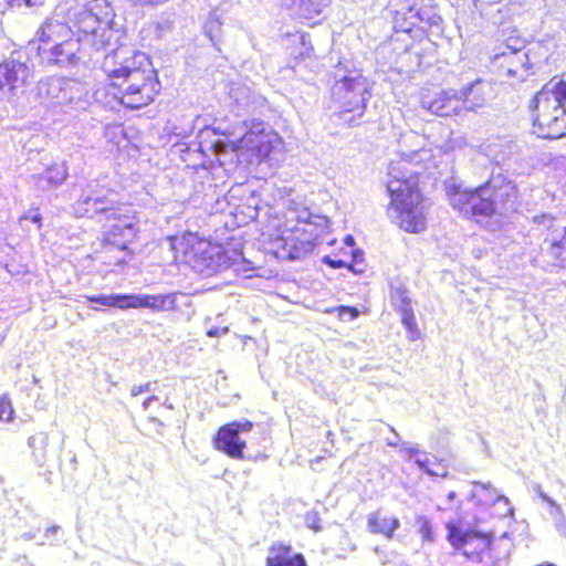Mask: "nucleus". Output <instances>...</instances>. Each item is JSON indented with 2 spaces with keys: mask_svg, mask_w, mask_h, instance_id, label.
<instances>
[{
  "mask_svg": "<svg viewBox=\"0 0 566 566\" xmlns=\"http://www.w3.org/2000/svg\"><path fill=\"white\" fill-rule=\"evenodd\" d=\"M418 153L403 155L389 166L387 190L391 197L390 218L406 232L418 233L426 229L424 206L418 190V171L408 169Z\"/></svg>",
  "mask_w": 566,
  "mask_h": 566,
  "instance_id": "f257e3e1",
  "label": "nucleus"
},
{
  "mask_svg": "<svg viewBox=\"0 0 566 566\" xmlns=\"http://www.w3.org/2000/svg\"><path fill=\"white\" fill-rule=\"evenodd\" d=\"M449 202L465 218L476 222L493 214H503L516 198L515 186L501 175L491 177L484 185L471 190L454 180L446 186Z\"/></svg>",
  "mask_w": 566,
  "mask_h": 566,
  "instance_id": "f03ea898",
  "label": "nucleus"
},
{
  "mask_svg": "<svg viewBox=\"0 0 566 566\" xmlns=\"http://www.w3.org/2000/svg\"><path fill=\"white\" fill-rule=\"evenodd\" d=\"M116 205L114 191L91 182L83 189L74 209L80 217L104 216L111 222L104 232L105 242L125 250L136 237V221L134 216L122 213Z\"/></svg>",
  "mask_w": 566,
  "mask_h": 566,
  "instance_id": "7ed1b4c3",
  "label": "nucleus"
},
{
  "mask_svg": "<svg viewBox=\"0 0 566 566\" xmlns=\"http://www.w3.org/2000/svg\"><path fill=\"white\" fill-rule=\"evenodd\" d=\"M566 82L553 77L534 96L530 108L535 133L542 138L557 139L566 135Z\"/></svg>",
  "mask_w": 566,
  "mask_h": 566,
  "instance_id": "20e7f679",
  "label": "nucleus"
},
{
  "mask_svg": "<svg viewBox=\"0 0 566 566\" xmlns=\"http://www.w3.org/2000/svg\"><path fill=\"white\" fill-rule=\"evenodd\" d=\"M114 11L107 0H93L73 13L72 23L81 42L96 50L109 45L114 35Z\"/></svg>",
  "mask_w": 566,
  "mask_h": 566,
  "instance_id": "39448f33",
  "label": "nucleus"
},
{
  "mask_svg": "<svg viewBox=\"0 0 566 566\" xmlns=\"http://www.w3.org/2000/svg\"><path fill=\"white\" fill-rule=\"evenodd\" d=\"M342 70L335 74V83L331 88L332 99L339 109L344 122L349 126L357 125V119L361 118L366 103L370 97L366 77L360 74L349 73L340 75Z\"/></svg>",
  "mask_w": 566,
  "mask_h": 566,
  "instance_id": "423d86ee",
  "label": "nucleus"
},
{
  "mask_svg": "<svg viewBox=\"0 0 566 566\" xmlns=\"http://www.w3.org/2000/svg\"><path fill=\"white\" fill-rule=\"evenodd\" d=\"M191 268L203 276H211L229 268L239 271V264H249L238 250H227L222 245L198 242L187 253Z\"/></svg>",
  "mask_w": 566,
  "mask_h": 566,
  "instance_id": "0eeeda50",
  "label": "nucleus"
},
{
  "mask_svg": "<svg viewBox=\"0 0 566 566\" xmlns=\"http://www.w3.org/2000/svg\"><path fill=\"white\" fill-rule=\"evenodd\" d=\"M113 85L118 87L122 94L119 101L128 108L147 106L160 90L153 65L134 71L120 80H114Z\"/></svg>",
  "mask_w": 566,
  "mask_h": 566,
  "instance_id": "6e6552de",
  "label": "nucleus"
},
{
  "mask_svg": "<svg viewBox=\"0 0 566 566\" xmlns=\"http://www.w3.org/2000/svg\"><path fill=\"white\" fill-rule=\"evenodd\" d=\"M285 227L292 232L306 235L301 240V248H295L291 253L292 259H300L303 254L313 251L318 243V239L327 227V219L313 214L308 208L293 202L285 213Z\"/></svg>",
  "mask_w": 566,
  "mask_h": 566,
  "instance_id": "1a4fd4ad",
  "label": "nucleus"
},
{
  "mask_svg": "<svg viewBox=\"0 0 566 566\" xmlns=\"http://www.w3.org/2000/svg\"><path fill=\"white\" fill-rule=\"evenodd\" d=\"M38 96L49 107H73L81 103L84 88L77 81L65 77H46L36 86Z\"/></svg>",
  "mask_w": 566,
  "mask_h": 566,
  "instance_id": "9d476101",
  "label": "nucleus"
},
{
  "mask_svg": "<svg viewBox=\"0 0 566 566\" xmlns=\"http://www.w3.org/2000/svg\"><path fill=\"white\" fill-rule=\"evenodd\" d=\"M150 65V60L144 52L128 46L113 50L111 54H106L103 61V70L113 81Z\"/></svg>",
  "mask_w": 566,
  "mask_h": 566,
  "instance_id": "9b49d317",
  "label": "nucleus"
},
{
  "mask_svg": "<svg viewBox=\"0 0 566 566\" xmlns=\"http://www.w3.org/2000/svg\"><path fill=\"white\" fill-rule=\"evenodd\" d=\"M74 31L66 22L57 17L48 18L38 29L34 38L29 43L30 51L36 55L56 48L73 38Z\"/></svg>",
  "mask_w": 566,
  "mask_h": 566,
  "instance_id": "f8f14e48",
  "label": "nucleus"
},
{
  "mask_svg": "<svg viewBox=\"0 0 566 566\" xmlns=\"http://www.w3.org/2000/svg\"><path fill=\"white\" fill-rule=\"evenodd\" d=\"M252 422L233 421L221 427L214 439L216 448L231 458H243L242 451L245 448V441L240 438V433L249 432L252 429Z\"/></svg>",
  "mask_w": 566,
  "mask_h": 566,
  "instance_id": "ddd939ff",
  "label": "nucleus"
},
{
  "mask_svg": "<svg viewBox=\"0 0 566 566\" xmlns=\"http://www.w3.org/2000/svg\"><path fill=\"white\" fill-rule=\"evenodd\" d=\"M81 38H71L56 48L46 50L38 54V59L43 65H56L59 67H70L78 64Z\"/></svg>",
  "mask_w": 566,
  "mask_h": 566,
  "instance_id": "4468645a",
  "label": "nucleus"
},
{
  "mask_svg": "<svg viewBox=\"0 0 566 566\" xmlns=\"http://www.w3.org/2000/svg\"><path fill=\"white\" fill-rule=\"evenodd\" d=\"M273 136L265 133L264 123L253 124L243 136L238 139V148L252 151L258 158L263 159L272 151Z\"/></svg>",
  "mask_w": 566,
  "mask_h": 566,
  "instance_id": "2eb2a0df",
  "label": "nucleus"
},
{
  "mask_svg": "<svg viewBox=\"0 0 566 566\" xmlns=\"http://www.w3.org/2000/svg\"><path fill=\"white\" fill-rule=\"evenodd\" d=\"M421 105L438 116H451L462 111L461 96L458 91H440L433 97L422 96Z\"/></svg>",
  "mask_w": 566,
  "mask_h": 566,
  "instance_id": "dca6fc26",
  "label": "nucleus"
},
{
  "mask_svg": "<svg viewBox=\"0 0 566 566\" xmlns=\"http://www.w3.org/2000/svg\"><path fill=\"white\" fill-rule=\"evenodd\" d=\"M32 76V71L25 62L9 59L0 63V91H10L24 85Z\"/></svg>",
  "mask_w": 566,
  "mask_h": 566,
  "instance_id": "f3484780",
  "label": "nucleus"
},
{
  "mask_svg": "<svg viewBox=\"0 0 566 566\" xmlns=\"http://www.w3.org/2000/svg\"><path fill=\"white\" fill-rule=\"evenodd\" d=\"M179 297H187L176 292L169 294H129V308H150L153 311H174L177 308Z\"/></svg>",
  "mask_w": 566,
  "mask_h": 566,
  "instance_id": "a211bd4d",
  "label": "nucleus"
},
{
  "mask_svg": "<svg viewBox=\"0 0 566 566\" xmlns=\"http://www.w3.org/2000/svg\"><path fill=\"white\" fill-rule=\"evenodd\" d=\"M266 566H307L304 556L293 553L291 546L273 544L269 549Z\"/></svg>",
  "mask_w": 566,
  "mask_h": 566,
  "instance_id": "6ab92c4d",
  "label": "nucleus"
},
{
  "mask_svg": "<svg viewBox=\"0 0 566 566\" xmlns=\"http://www.w3.org/2000/svg\"><path fill=\"white\" fill-rule=\"evenodd\" d=\"M67 167L64 163L53 164L43 172L33 175L36 187L41 190H50L61 186L67 178Z\"/></svg>",
  "mask_w": 566,
  "mask_h": 566,
  "instance_id": "aec40b11",
  "label": "nucleus"
},
{
  "mask_svg": "<svg viewBox=\"0 0 566 566\" xmlns=\"http://www.w3.org/2000/svg\"><path fill=\"white\" fill-rule=\"evenodd\" d=\"M488 85L476 80L459 91L462 102V109L476 111L483 107L488 102L485 87Z\"/></svg>",
  "mask_w": 566,
  "mask_h": 566,
  "instance_id": "412c9836",
  "label": "nucleus"
},
{
  "mask_svg": "<svg viewBox=\"0 0 566 566\" xmlns=\"http://www.w3.org/2000/svg\"><path fill=\"white\" fill-rule=\"evenodd\" d=\"M28 447L31 450V457L34 463L40 468L44 467L53 454L46 432L41 431L31 436L28 439Z\"/></svg>",
  "mask_w": 566,
  "mask_h": 566,
  "instance_id": "4be33fe9",
  "label": "nucleus"
},
{
  "mask_svg": "<svg viewBox=\"0 0 566 566\" xmlns=\"http://www.w3.org/2000/svg\"><path fill=\"white\" fill-rule=\"evenodd\" d=\"M399 527L400 522L397 517L380 516L379 512H373L367 516V528L373 534H381L391 538Z\"/></svg>",
  "mask_w": 566,
  "mask_h": 566,
  "instance_id": "5701e85b",
  "label": "nucleus"
},
{
  "mask_svg": "<svg viewBox=\"0 0 566 566\" xmlns=\"http://www.w3.org/2000/svg\"><path fill=\"white\" fill-rule=\"evenodd\" d=\"M448 541L455 549H461L475 538L484 539L485 536L475 531L462 532L452 523L447 524Z\"/></svg>",
  "mask_w": 566,
  "mask_h": 566,
  "instance_id": "b1692460",
  "label": "nucleus"
},
{
  "mask_svg": "<svg viewBox=\"0 0 566 566\" xmlns=\"http://www.w3.org/2000/svg\"><path fill=\"white\" fill-rule=\"evenodd\" d=\"M418 14V7L415 4L409 6L407 11L398 10L395 17V25L401 32H410L412 28L419 25Z\"/></svg>",
  "mask_w": 566,
  "mask_h": 566,
  "instance_id": "393cba45",
  "label": "nucleus"
},
{
  "mask_svg": "<svg viewBox=\"0 0 566 566\" xmlns=\"http://www.w3.org/2000/svg\"><path fill=\"white\" fill-rule=\"evenodd\" d=\"M88 302L106 307L129 308V294H98L86 296Z\"/></svg>",
  "mask_w": 566,
  "mask_h": 566,
  "instance_id": "a878e982",
  "label": "nucleus"
},
{
  "mask_svg": "<svg viewBox=\"0 0 566 566\" xmlns=\"http://www.w3.org/2000/svg\"><path fill=\"white\" fill-rule=\"evenodd\" d=\"M543 254L554 260V265H566V247L564 248L563 240L553 238L546 248L542 249Z\"/></svg>",
  "mask_w": 566,
  "mask_h": 566,
  "instance_id": "bb28decb",
  "label": "nucleus"
},
{
  "mask_svg": "<svg viewBox=\"0 0 566 566\" xmlns=\"http://www.w3.org/2000/svg\"><path fill=\"white\" fill-rule=\"evenodd\" d=\"M474 485L490 492V499L485 501L486 504L504 503L506 506L504 515L513 514V507L510 504V500L502 494H497L496 489L493 488L491 483L474 482Z\"/></svg>",
  "mask_w": 566,
  "mask_h": 566,
  "instance_id": "cd10ccee",
  "label": "nucleus"
},
{
  "mask_svg": "<svg viewBox=\"0 0 566 566\" xmlns=\"http://www.w3.org/2000/svg\"><path fill=\"white\" fill-rule=\"evenodd\" d=\"M205 34L211 40L214 41L221 31V22L217 11H211L209 13L208 19L203 24Z\"/></svg>",
  "mask_w": 566,
  "mask_h": 566,
  "instance_id": "c85d7f7f",
  "label": "nucleus"
},
{
  "mask_svg": "<svg viewBox=\"0 0 566 566\" xmlns=\"http://www.w3.org/2000/svg\"><path fill=\"white\" fill-rule=\"evenodd\" d=\"M392 304L398 310L401 317H403L405 311L409 312V313H413L410 298L407 295L406 291H401V290L397 291L392 295Z\"/></svg>",
  "mask_w": 566,
  "mask_h": 566,
  "instance_id": "c756f323",
  "label": "nucleus"
},
{
  "mask_svg": "<svg viewBox=\"0 0 566 566\" xmlns=\"http://www.w3.org/2000/svg\"><path fill=\"white\" fill-rule=\"evenodd\" d=\"M401 323L403 324L405 328L407 329L408 337L411 340H416L419 338L420 333L418 329V325L416 322V317L413 313L406 312L403 313V317H401Z\"/></svg>",
  "mask_w": 566,
  "mask_h": 566,
  "instance_id": "7c9ffc66",
  "label": "nucleus"
},
{
  "mask_svg": "<svg viewBox=\"0 0 566 566\" xmlns=\"http://www.w3.org/2000/svg\"><path fill=\"white\" fill-rule=\"evenodd\" d=\"M415 462L419 467V469L424 471L428 475H431V476H446L447 475V471L444 469H442V471H431V467L429 465L430 459H429L428 454L423 451L421 453H419V457H417L415 459Z\"/></svg>",
  "mask_w": 566,
  "mask_h": 566,
  "instance_id": "2f4dec72",
  "label": "nucleus"
},
{
  "mask_svg": "<svg viewBox=\"0 0 566 566\" xmlns=\"http://www.w3.org/2000/svg\"><path fill=\"white\" fill-rule=\"evenodd\" d=\"M507 51H503L501 55L506 56L507 54L515 55L517 61L521 63H524V60H527L526 53H520L523 42L520 40H510V42L506 43Z\"/></svg>",
  "mask_w": 566,
  "mask_h": 566,
  "instance_id": "473e14b6",
  "label": "nucleus"
},
{
  "mask_svg": "<svg viewBox=\"0 0 566 566\" xmlns=\"http://www.w3.org/2000/svg\"><path fill=\"white\" fill-rule=\"evenodd\" d=\"M416 524L419 527V533L421 534L422 539L433 542V532L430 521L426 516L419 515L416 517Z\"/></svg>",
  "mask_w": 566,
  "mask_h": 566,
  "instance_id": "72a5a7b5",
  "label": "nucleus"
},
{
  "mask_svg": "<svg viewBox=\"0 0 566 566\" xmlns=\"http://www.w3.org/2000/svg\"><path fill=\"white\" fill-rule=\"evenodd\" d=\"M419 24L426 23L428 25H434L440 20V17L433 12L430 8H418Z\"/></svg>",
  "mask_w": 566,
  "mask_h": 566,
  "instance_id": "f704fd0d",
  "label": "nucleus"
},
{
  "mask_svg": "<svg viewBox=\"0 0 566 566\" xmlns=\"http://www.w3.org/2000/svg\"><path fill=\"white\" fill-rule=\"evenodd\" d=\"M13 408L11 406V401L7 397L0 398V420L1 421H10L13 418Z\"/></svg>",
  "mask_w": 566,
  "mask_h": 566,
  "instance_id": "c9c22d12",
  "label": "nucleus"
},
{
  "mask_svg": "<svg viewBox=\"0 0 566 566\" xmlns=\"http://www.w3.org/2000/svg\"><path fill=\"white\" fill-rule=\"evenodd\" d=\"M305 524L315 532L322 531L321 517L316 511H310L305 515Z\"/></svg>",
  "mask_w": 566,
  "mask_h": 566,
  "instance_id": "e433bc0d",
  "label": "nucleus"
},
{
  "mask_svg": "<svg viewBox=\"0 0 566 566\" xmlns=\"http://www.w3.org/2000/svg\"><path fill=\"white\" fill-rule=\"evenodd\" d=\"M174 25V19L171 15L161 17L160 20L156 24V30L158 31V35L163 36L164 34L171 31Z\"/></svg>",
  "mask_w": 566,
  "mask_h": 566,
  "instance_id": "4c0bfd02",
  "label": "nucleus"
},
{
  "mask_svg": "<svg viewBox=\"0 0 566 566\" xmlns=\"http://www.w3.org/2000/svg\"><path fill=\"white\" fill-rule=\"evenodd\" d=\"M533 490L551 507H553L555 511H560V506L556 503V501H554L545 492H543L542 486L538 483L533 484Z\"/></svg>",
  "mask_w": 566,
  "mask_h": 566,
  "instance_id": "58836bf2",
  "label": "nucleus"
},
{
  "mask_svg": "<svg viewBox=\"0 0 566 566\" xmlns=\"http://www.w3.org/2000/svg\"><path fill=\"white\" fill-rule=\"evenodd\" d=\"M6 2L12 8H30L42 4L43 0H6Z\"/></svg>",
  "mask_w": 566,
  "mask_h": 566,
  "instance_id": "ea45409f",
  "label": "nucleus"
},
{
  "mask_svg": "<svg viewBox=\"0 0 566 566\" xmlns=\"http://www.w3.org/2000/svg\"><path fill=\"white\" fill-rule=\"evenodd\" d=\"M359 315V312L355 307L349 306H340L339 307V316L344 321H353Z\"/></svg>",
  "mask_w": 566,
  "mask_h": 566,
  "instance_id": "a19ab883",
  "label": "nucleus"
},
{
  "mask_svg": "<svg viewBox=\"0 0 566 566\" xmlns=\"http://www.w3.org/2000/svg\"><path fill=\"white\" fill-rule=\"evenodd\" d=\"M557 516L555 517V525L558 533L566 538V518L563 513V510L556 511Z\"/></svg>",
  "mask_w": 566,
  "mask_h": 566,
  "instance_id": "79ce46f5",
  "label": "nucleus"
},
{
  "mask_svg": "<svg viewBox=\"0 0 566 566\" xmlns=\"http://www.w3.org/2000/svg\"><path fill=\"white\" fill-rule=\"evenodd\" d=\"M153 390V384L151 382H146L144 385H139V386H133L132 389H130V395L133 397H136L140 394H144V392H148Z\"/></svg>",
  "mask_w": 566,
  "mask_h": 566,
  "instance_id": "37998d69",
  "label": "nucleus"
},
{
  "mask_svg": "<svg viewBox=\"0 0 566 566\" xmlns=\"http://www.w3.org/2000/svg\"><path fill=\"white\" fill-rule=\"evenodd\" d=\"M323 262L325 264L329 265L333 269H340V268L346 266V262L345 261H343V260H335V259H332L328 255L323 258Z\"/></svg>",
  "mask_w": 566,
  "mask_h": 566,
  "instance_id": "c03bdc74",
  "label": "nucleus"
},
{
  "mask_svg": "<svg viewBox=\"0 0 566 566\" xmlns=\"http://www.w3.org/2000/svg\"><path fill=\"white\" fill-rule=\"evenodd\" d=\"M401 447H402V450L408 454L409 458L416 459L417 457H419V453L422 452L419 449L411 447L409 443H402Z\"/></svg>",
  "mask_w": 566,
  "mask_h": 566,
  "instance_id": "a18cd8bd",
  "label": "nucleus"
},
{
  "mask_svg": "<svg viewBox=\"0 0 566 566\" xmlns=\"http://www.w3.org/2000/svg\"><path fill=\"white\" fill-rule=\"evenodd\" d=\"M229 332L228 327H212L208 329L207 335L209 337H219L221 335H226Z\"/></svg>",
  "mask_w": 566,
  "mask_h": 566,
  "instance_id": "49530a36",
  "label": "nucleus"
},
{
  "mask_svg": "<svg viewBox=\"0 0 566 566\" xmlns=\"http://www.w3.org/2000/svg\"><path fill=\"white\" fill-rule=\"evenodd\" d=\"M21 220H30L31 222L38 223L40 226L41 224V214L39 212H34V213L29 212V214H24L21 218Z\"/></svg>",
  "mask_w": 566,
  "mask_h": 566,
  "instance_id": "de8ad7c7",
  "label": "nucleus"
},
{
  "mask_svg": "<svg viewBox=\"0 0 566 566\" xmlns=\"http://www.w3.org/2000/svg\"><path fill=\"white\" fill-rule=\"evenodd\" d=\"M391 431L395 434V439H388L387 444L390 447H397V446H399V441H400L399 434L397 433V431L394 428H391Z\"/></svg>",
  "mask_w": 566,
  "mask_h": 566,
  "instance_id": "09e8293b",
  "label": "nucleus"
},
{
  "mask_svg": "<svg viewBox=\"0 0 566 566\" xmlns=\"http://www.w3.org/2000/svg\"><path fill=\"white\" fill-rule=\"evenodd\" d=\"M60 531V526H51L46 530L45 536L50 537L51 535L57 533Z\"/></svg>",
  "mask_w": 566,
  "mask_h": 566,
  "instance_id": "8fccbe9b",
  "label": "nucleus"
},
{
  "mask_svg": "<svg viewBox=\"0 0 566 566\" xmlns=\"http://www.w3.org/2000/svg\"><path fill=\"white\" fill-rule=\"evenodd\" d=\"M156 400H158L156 396L148 397L143 403L144 409H147L150 406V403Z\"/></svg>",
  "mask_w": 566,
  "mask_h": 566,
  "instance_id": "3c124183",
  "label": "nucleus"
},
{
  "mask_svg": "<svg viewBox=\"0 0 566 566\" xmlns=\"http://www.w3.org/2000/svg\"><path fill=\"white\" fill-rule=\"evenodd\" d=\"M361 258H363V253L361 252L355 251L353 253V260H354L355 265L358 264L361 261Z\"/></svg>",
  "mask_w": 566,
  "mask_h": 566,
  "instance_id": "603ef678",
  "label": "nucleus"
},
{
  "mask_svg": "<svg viewBox=\"0 0 566 566\" xmlns=\"http://www.w3.org/2000/svg\"><path fill=\"white\" fill-rule=\"evenodd\" d=\"M344 242L345 244L347 245H353L354 244V238L352 235H347L345 239H344Z\"/></svg>",
  "mask_w": 566,
  "mask_h": 566,
  "instance_id": "864d4df0",
  "label": "nucleus"
},
{
  "mask_svg": "<svg viewBox=\"0 0 566 566\" xmlns=\"http://www.w3.org/2000/svg\"><path fill=\"white\" fill-rule=\"evenodd\" d=\"M515 73H516V71H515V70H512V69H509V70H507V75H509V76H513Z\"/></svg>",
  "mask_w": 566,
  "mask_h": 566,
  "instance_id": "5fc2aeb1",
  "label": "nucleus"
},
{
  "mask_svg": "<svg viewBox=\"0 0 566 566\" xmlns=\"http://www.w3.org/2000/svg\"><path fill=\"white\" fill-rule=\"evenodd\" d=\"M454 497H455V492H453V491H452V492H450V493L448 494V499H449V500H453Z\"/></svg>",
  "mask_w": 566,
  "mask_h": 566,
  "instance_id": "6e6d98bb",
  "label": "nucleus"
},
{
  "mask_svg": "<svg viewBox=\"0 0 566 566\" xmlns=\"http://www.w3.org/2000/svg\"><path fill=\"white\" fill-rule=\"evenodd\" d=\"M349 268L355 272H361V269H355V265H349Z\"/></svg>",
  "mask_w": 566,
  "mask_h": 566,
  "instance_id": "4d7b16f0",
  "label": "nucleus"
}]
</instances>
